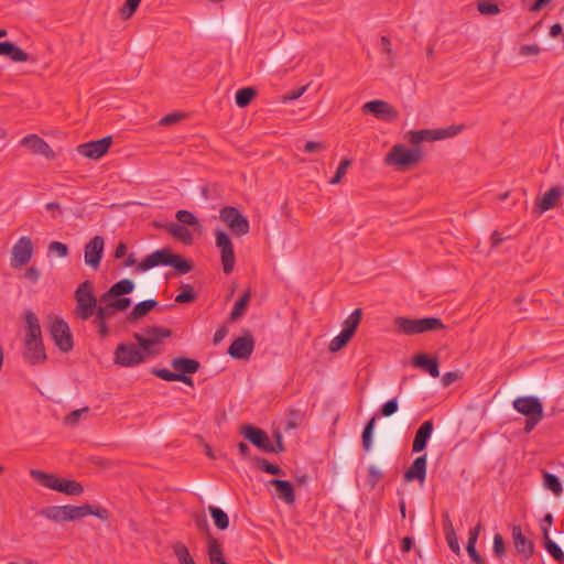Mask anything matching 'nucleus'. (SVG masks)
Returning <instances> with one entry per match:
<instances>
[{
  "label": "nucleus",
  "mask_w": 564,
  "mask_h": 564,
  "mask_svg": "<svg viewBox=\"0 0 564 564\" xmlns=\"http://www.w3.org/2000/svg\"><path fill=\"white\" fill-rule=\"evenodd\" d=\"M513 408L525 416L540 415L543 416V404L535 395L519 397L512 402Z\"/></svg>",
  "instance_id": "f3484780"
},
{
  "label": "nucleus",
  "mask_w": 564,
  "mask_h": 564,
  "mask_svg": "<svg viewBox=\"0 0 564 564\" xmlns=\"http://www.w3.org/2000/svg\"><path fill=\"white\" fill-rule=\"evenodd\" d=\"M58 492L67 496H80L84 492V487L77 480L63 478Z\"/></svg>",
  "instance_id": "37998d69"
},
{
  "label": "nucleus",
  "mask_w": 564,
  "mask_h": 564,
  "mask_svg": "<svg viewBox=\"0 0 564 564\" xmlns=\"http://www.w3.org/2000/svg\"><path fill=\"white\" fill-rule=\"evenodd\" d=\"M406 138L412 145L419 147L421 142H433L440 139L438 129H423L417 131H409Z\"/></svg>",
  "instance_id": "2f4dec72"
},
{
  "label": "nucleus",
  "mask_w": 564,
  "mask_h": 564,
  "mask_svg": "<svg viewBox=\"0 0 564 564\" xmlns=\"http://www.w3.org/2000/svg\"><path fill=\"white\" fill-rule=\"evenodd\" d=\"M434 423L432 420L423 422L415 432V436L412 443V452L421 453L425 449L427 442L432 435Z\"/></svg>",
  "instance_id": "b1692460"
},
{
  "label": "nucleus",
  "mask_w": 564,
  "mask_h": 564,
  "mask_svg": "<svg viewBox=\"0 0 564 564\" xmlns=\"http://www.w3.org/2000/svg\"><path fill=\"white\" fill-rule=\"evenodd\" d=\"M362 312L361 308H356L343 323V330L350 335H355L358 325L361 321Z\"/></svg>",
  "instance_id": "ea45409f"
},
{
  "label": "nucleus",
  "mask_w": 564,
  "mask_h": 564,
  "mask_svg": "<svg viewBox=\"0 0 564 564\" xmlns=\"http://www.w3.org/2000/svg\"><path fill=\"white\" fill-rule=\"evenodd\" d=\"M180 290L181 292L176 295L175 302L180 304L192 303L197 299L191 284H182Z\"/></svg>",
  "instance_id": "09e8293b"
},
{
  "label": "nucleus",
  "mask_w": 564,
  "mask_h": 564,
  "mask_svg": "<svg viewBox=\"0 0 564 564\" xmlns=\"http://www.w3.org/2000/svg\"><path fill=\"white\" fill-rule=\"evenodd\" d=\"M30 475L33 479H35L37 482H40L42 486L50 488L52 490L58 491L61 487V482L63 478L54 475L48 474L39 469H32L30 471Z\"/></svg>",
  "instance_id": "c756f323"
},
{
  "label": "nucleus",
  "mask_w": 564,
  "mask_h": 564,
  "mask_svg": "<svg viewBox=\"0 0 564 564\" xmlns=\"http://www.w3.org/2000/svg\"><path fill=\"white\" fill-rule=\"evenodd\" d=\"M254 349V339L250 332L236 338L228 348V355L234 359L247 360Z\"/></svg>",
  "instance_id": "ddd939ff"
},
{
  "label": "nucleus",
  "mask_w": 564,
  "mask_h": 564,
  "mask_svg": "<svg viewBox=\"0 0 564 564\" xmlns=\"http://www.w3.org/2000/svg\"><path fill=\"white\" fill-rule=\"evenodd\" d=\"M8 35V31L6 29H0V39L6 37ZM0 55L7 56L13 62L22 63L29 59V54L20 48L12 42L6 41L0 42Z\"/></svg>",
  "instance_id": "4be33fe9"
},
{
  "label": "nucleus",
  "mask_w": 564,
  "mask_h": 564,
  "mask_svg": "<svg viewBox=\"0 0 564 564\" xmlns=\"http://www.w3.org/2000/svg\"><path fill=\"white\" fill-rule=\"evenodd\" d=\"M48 249L50 251L56 252L62 258H65L68 254V247L59 241H52Z\"/></svg>",
  "instance_id": "774afa93"
},
{
  "label": "nucleus",
  "mask_w": 564,
  "mask_h": 564,
  "mask_svg": "<svg viewBox=\"0 0 564 564\" xmlns=\"http://www.w3.org/2000/svg\"><path fill=\"white\" fill-rule=\"evenodd\" d=\"M141 0H126L122 7L119 9L121 19L129 20L138 10Z\"/></svg>",
  "instance_id": "603ef678"
},
{
  "label": "nucleus",
  "mask_w": 564,
  "mask_h": 564,
  "mask_svg": "<svg viewBox=\"0 0 564 564\" xmlns=\"http://www.w3.org/2000/svg\"><path fill=\"white\" fill-rule=\"evenodd\" d=\"M383 478V473L373 465L368 467L367 486L375 489L378 482Z\"/></svg>",
  "instance_id": "6e6d98bb"
},
{
  "label": "nucleus",
  "mask_w": 564,
  "mask_h": 564,
  "mask_svg": "<svg viewBox=\"0 0 564 564\" xmlns=\"http://www.w3.org/2000/svg\"><path fill=\"white\" fill-rule=\"evenodd\" d=\"M200 194L202 197L206 200L216 199L220 196L218 188L215 185L202 187Z\"/></svg>",
  "instance_id": "338daca9"
},
{
  "label": "nucleus",
  "mask_w": 564,
  "mask_h": 564,
  "mask_svg": "<svg viewBox=\"0 0 564 564\" xmlns=\"http://www.w3.org/2000/svg\"><path fill=\"white\" fill-rule=\"evenodd\" d=\"M240 433L243 435L246 440H248L252 445L258 447L259 449L269 453L270 449H273V444L270 441L268 434L251 424H245L241 426Z\"/></svg>",
  "instance_id": "4468645a"
},
{
  "label": "nucleus",
  "mask_w": 564,
  "mask_h": 564,
  "mask_svg": "<svg viewBox=\"0 0 564 564\" xmlns=\"http://www.w3.org/2000/svg\"><path fill=\"white\" fill-rule=\"evenodd\" d=\"M464 124H452L446 128L438 129L440 139L453 138L464 130Z\"/></svg>",
  "instance_id": "bf43d9fd"
},
{
  "label": "nucleus",
  "mask_w": 564,
  "mask_h": 564,
  "mask_svg": "<svg viewBox=\"0 0 564 564\" xmlns=\"http://www.w3.org/2000/svg\"><path fill=\"white\" fill-rule=\"evenodd\" d=\"M194 522H195L197 530L206 535L207 550H209L210 540L216 539V538L210 532L209 524H208L206 517L204 514H195Z\"/></svg>",
  "instance_id": "de8ad7c7"
},
{
  "label": "nucleus",
  "mask_w": 564,
  "mask_h": 564,
  "mask_svg": "<svg viewBox=\"0 0 564 564\" xmlns=\"http://www.w3.org/2000/svg\"><path fill=\"white\" fill-rule=\"evenodd\" d=\"M23 357L31 365L44 362L47 357L43 339H24Z\"/></svg>",
  "instance_id": "a211bd4d"
},
{
  "label": "nucleus",
  "mask_w": 564,
  "mask_h": 564,
  "mask_svg": "<svg viewBox=\"0 0 564 564\" xmlns=\"http://www.w3.org/2000/svg\"><path fill=\"white\" fill-rule=\"evenodd\" d=\"M543 544L555 561H564V552L554 541L550 539L546 528H543Z\"/></svg>",
  "instance_id": "a19ab883"
},
{
  "label": "nucleus",
  "mask_w": 564,
  "mask_h": 564,
  "mask_svg": "<svg viewBox=\"0 0 564 564\" xmlns=\"http://www.w3.org/2000/svg\"><path fill=\"white\" fill-rule=\"evenodd\" d=\"M144 335L139 333L133 334V338L150 357L158 356L161 354V349L156 348L159 344H161L163 338H169L172 336V330L170 328H164L160 326H147L143 329Z\"/></svg>",
  "instance_id": "20e7f679"
},
{
  "label": "nucleus",
  "mask_w": 564,
  "mask_h": 564,
  "mask_svg": "<svg viewBox=\"0 0 564 564\" xmlns=\"http://www.w3.org/2000/svg\"><path fill=\"white\" fill-rule=\"evenodd\" d=\"M492 550L497 557L502 558L506 556V543L501 534H496L494 536Z\"/></svg>",
  "instance_id": "052dcab7"
},
{
  "label": "nucleus",
  "mask_w": 564,
  "mask_h": 564,
  "mask_svg": "<svg viewBox=\"0 0 564 564\" xmlns=\"http://www.w3.org/2000/svg\"><path fill=\"white\" fill-rule=\"evenodd\" d=\"M32 256V240L29 237H21L12 247L11 267L21 268L31 260Z\"/></svg>",
  "instance_id": "f8f14e48"
},
{
  "label": "nucleus",
  "mask_w": 564,
  "mask_h": 564,
  "mask_svg": "<svg viewBox=\"0 0 564 564\" xmlns=\"http://www.w3.org/2000/svg\"><path fill=\"white\" fill-rule=\"evenodd\" d=\"M169 267L174 268L180 274H185L193 270V263L189 260L183 258L181 254H174L173 252Z\"/></svg>",
  "instance_id": "a18cd8bd"
},
{
  "label": "nucleus",
  "mask_w": 564,
  "mask_h": 564,
  "mask_svg": "<svg viewBox=\"0 0 564 564\" xmlns=\"http://www.w3.org/2000/svg\"><path fill=\"white\" fill-rule=\"evenodd\" d=\"M412 365L425 370L433 378H437L440 376V364L437 357H430L429 355L421 352L413 357Z\"/></svg>",
  "instance_id": "bb28decb"
},
{
  "label": "nucleus",
  "mask_w": 564,
  "mask_h": 564,
  "mask_svg": "<svg viewBox=\"0 0 564 564\" xmlns=\"http://www.w3.org/2000/svg\"><path fill=\"white\" fill-rule=\"evenodd\" d=\"M250 297H251V293L249 290L243 292V294L236 302V304L229 315V322H235L245 315V312L249 304Z\"/></svg>",
  "instance_id": "c9c22d12"
},
{
  "label": "nucleus",
  "mask_w": 564,
  "mask_h": 564,
  "mask_svg": "<svg viewBox=\"0 0 564 564\" xmlns=\"http://www.w3.org/2000/svg\"><path fill=\"white\" fill-rule=\"evenodd\" d=\"M466 551L474 564H487L485 558L478 553L475 544L467 543Z\"/></svg>",
  "instance_id": "69168bd1"
},
{
  "label": "nucleus",
  "mask_w": 564,
  "mask_h": 564,
  "mask_svg": "<svg viewBox=\"0 0 564 564\" xmlns=\"http://www.w3.org/2000/svg\"><path fill=\"white\" fill-rule=\"evenodd\" d=\"M512 540L517 553L520 554L523 560H529L534 554V544L531 540L525 538L520 525L512 527Z\"/></svg>",
  "instance_id": "412c9836"
},
{
  "label": "nucleus",
  "mask_w": 564,
  "mask_h": 564,
  "mask_svg": "<svg viewBox=\"0 0 564 564\" xmlns=\"http://www.w3.org/2000/svg\"><path fill=\"white\" fill-rule=\"evenodd\" d=\"M171 366L176 370L177 381L189 387L194 386V381L188 375L196 373L199 370L200 364L197 360L187 357H176L171 360Z\"/></svg>",
  "instance_id": "1a4fd4ad"
},
{
  "label": "nucleus",
  "mask_w": 564,
  "mask_h": 564,
  "mask_svg": "<svg viewBox=\"0 0 564 564\" xmlns=\"http://www.w3.org/2000/svg\"><path fill=\"white\" fill-rule=\"evenodd\" d=\"M543 485L546 489L551 490L555 496L563 494V486L561 480L554 474L543 471Z\"/></svg>",
  "instance_id": "c03bdc74"
},
{
  "label": "nucleus",
  "mask_w": 564,
  "mask_h": 564,
  "mask_svg": "<svg viewBox=\"0 0 564 564\" xmlns=\"http://www.w3.org/2000/svg\"><path fill=\"white\" fill-rule=\"evenodd\" d=\"M167 232L177 241L184 245L193 243V235L185 226L177 223H169L163 226Z\"/></svg>",
  "instance_id": "473e14b6"
},
{
  "label": "nucleus",
  "mask_w": 564,
  "mask_h": 564,
  "mask_svg": "<svg viewBox=\"0 0 564 564\" xmlns=\"http://www.w3.org/2000/svg\"><path fill=\"white\" fill-rule=\"evenodd\" d=\"M111 143L112 138L110 135H107L99 140L79 144L77 151L83 156H86L91 160H98L108 152Z\"/></svg>",
  "instance_id": "2eb2a0df"
},
{
  "label": "nucleus",
  "mask_w": 564,
  "mask_h": 564,
  "mask_svg": "<svg viewBox=\"0 0 564 564\" xmlns=\"http://www.w3.org/2000/svg\"><path fill=\"white\" fill-rule=\"evenodd\" d=\"M173 553L176 556L180 564H196L187 546L181 542L174 544Z\"/></svg>",
  "instance_id": "49530a36"
},
{
  "label": "nucleus",
  "mask_w": 564,
  "mask_h": 564,
  "mask_svg": "<svg viewBox=\"0 0 564 564\" xmlns=\"http://www.w3.org/2000/svg\"><path fill=\"white\" fill-rule=\"evenodd\" d=\"M159 306V302L156 300H144L134 305L132 311L127 315V323H135L139 319L147 316L153 308Z\"/></svg>",
  "instance_id": "c85d7f7f"
},
{
  "label": "nucleus",
  "mask_w": 564,
  "mask_h": 564,
  "mask_svg": "<svg viewBox=\"0 0 564 564\" xmlns=\"http://www.w3.org/2000/svg\"><path fill=\"white\" fill-rule=\"evenodd\" d=\"M423 158L420 147L406 148L403 144H394L384 158L388 165H394L398 170H405L419 163Z\"/></svg>",
  "instance_id": "f03ea898"
},
{
  "label": "nucleus",
  "mask_w": 564,
  "mask_h": 564,
  "mask_svg": "<svg viewBox=\"0 0 564 564\" xmlns=\"http://www.w3.org/2000/svg\"><path fill=\"white\" fill-rule=\"evenodd\" d=\"M172 251L169 248L159 249L147 256L138 263V271H148L158 265H170Z\"/></svg>",
  "instance_id": "aec40b11"
},
{
  "label": "nucleus",
  "mask_w": 564,
  "mask_h": 564,
  "mask_svg": "<svg viewBox=\"0 0 564 564\" xmlns=\"http://www.w3.org/2000/svg\"><path fill=\"white\" fill-rule=\"evenodd\" d=\"M215 239L216 247L220 249L223 270L226 274H230L234 271L236 262L231 239L228 234L223 230H216Z\"/></svg>",
  "instance_id": "6e6552de"
},
{
  "label": "nucleus",
  "mask_w": 564,
  "mask_h": 564,
  "mask_svg": "<svg viewBox=\"0 0 564 564\" xmlns=\"http://www.w3.org/2000/svg\"><path fill=\"white\" fill-rule=\"evenodd\" d=\"M351 165L350 159H344L338 165L335 175L330 180V184H338L346 174L347 169Z\"/></svg>",
  "instance_id": "680f3d73"
},
{
  "label": "nucleus",
  "mask_w": 564,
  "mask_h": 564,
  "mask_svg": "<svg viewBox=\"0 0 564 564\" xmlns=\"http://www.w3.org/2000/svg\"><path fill=\"white\" fill-rule=\"evenodd\" d=\"M399 409L398 400L397 398H393L389 401H387L380 409V414L382 416L389 417L393 415Z\"/></svg>",
  "instance_id": "0e129e2a"
},
{
  "label": "nucleus",
  "mask_w": 564,
  "mask_h": 564,
  "mask_svg": "<svg viewBox=\"0 0 564 564\" xmlns=\"http://www.w3.org/2000/svg\"><path fill=\"white\" fill-rule=\"evenodd\" d=\"M219 218L237 237L246 236L250 230L249 220L236 207H223L219 212Z\"/></svg>",
  "instance_id": "0eeeda50"
},
{
  "label": "nucleus",
  "mask_w": 564,
  "mask_h": 564,
  "mask_svg": "<svg viewBox=\"0 0 564 564\" xmlns=\"http://www.w3.org/2000/svg\"><path fill=\"white\" fill-rule=\"evenodd\" d=\"M393 324L398 334L408 336L446 328L442 319L438 317L409 318L404 316H397Z\"/></svg>",
  "instance_id": "f257e3e1"
},
{
  "label": "nucleus",
  "mask_w": 564,
  "mask_h": 564,
  "mask_svg": "<svg viewBox=\"0 0 564 564\" xmlns=\"http://www.w3.org/2000/svg\"><path fill=\"white\" fill-rule=\"evenodd\" d=\"M256 96L257 90L253 87H243L236 93V105L240 108H246L251 104Z\"/></svg>",
  "instance_id": "58836bf2"
},
{
  "label": "nucleus",
  "mask_w": 564,
  "mask_h": 564,
  "mask_svg": "<svg viewBox=\"0 0 564 564\" xmlns=\"http://www.w3.org/2000/svg\"><path fill=\"white\" fill-rule=\"evenodd\" d=\"M76 301L75 315L80 321H87L95 315L97 299L93 293V283L84 281L74 294Z\"/></svg>",
  "instance_id": "7ed1b4c3"
},
{
  "label": "nucleus",
  "mask_w": 564,
  "mask_h": 564,
  "mask_svg": "<svg viewBox=\"0 0 564 564\" xmlns=\"http://www.w3.org/2000/svg\"><path fill=\"white\" fill-rule=\"evenodd\" d=\"M87 516H95L101 521H108L110 512L108 509L100 506H91L88 503L83 506L68 505V521L80 520Z\"/></svg>",
  "instance_id": "9b49d317"
},
{
  "label": "nucleus",
  "mask_w": 564,
  "mask_h": 564,
  "mask_svg": "<svg viewBox=\"0 0 564 564\" xmlns=\"http://www.w3.org/2000/svg\"><path fill=\"white\" fill-rule=\"evenodd\" d=\"M253 460L257 464V468L263 473L271 474L274 476H285V471L278 465L270 463L268 459L262 457H254Z\"/></svg>",
  "instance_id": "79ce46f5"
},
{
  "label": "nucleus",
  "mask_w": 564,
  "mask_h": 564,
  "mask_svg": "<svg viewBox=\"0 0 564 564\" xmlns=\"http://www.w3.org/2000/svg\"><path fill=\"white\" fill-rule=\"evenodd\" d=\"M361 110L364 113H371L379 120L383 121H395L399 118L397 109L384 100H371L366 102Z\"/></svg>",
  "instance_id": "9d476101"
},
{
  "label": "nucleus",
  "mask_w": 564,
  "mask_h": 564,
  "mask_svg": "<svg viewBox=\"0 0 564 564\" xmlns=\"http://www.w3.org/2000/svg\"><path fill=\"white\" fill-rule=\"evenodd\" d=\"M208 511H209L210 517L214 521V524L216 525L217 529H219L221 531L228 529L229 517L223 509H220L218 507L209 506Z\"/></svg>",
  "instance_id": "e433bc0d"
},
{
  "label": "nucleus",
  "mask_w": 564,
  "mask_h": 564,
  "mask_svg": "<svg viewBox=\"0 0 564 564\" xmlns=\"http://www.w3.org/2000/svg\"><path fill=\"white\" fill-rule=\"evenodd\" d=\"M89 411L90 410L88 406H84L82 409L74 410L68 415L65 416L64 423L66 425L74 426L79 422L82 415L87 414Z\"/></svg>",
  "instance_id": "13d9d810"
},
{
  "label": "nucleus",
  "mask_w": 564,
  "mask_h": 564,
  "mask_svg": "<svg viewBox=\"0 0 564 564\" xmlns=\"http://www.w3.org/2000/svg\"><path fill=\"white\" fill-rule=\"evenodd\" d=\"M175 217L177 221L183 226H198V218L189 210L180 209L176 212Z\"/></svg>",
  "instance_id": "864d4df0"
},
{
  "label": "nucleus",
  "mask_w": 564,
  "mask_h": 564,
  "mask_svg": "<svg viewBox=\"0 0 564 564\" xmlns=\"http://www.w3.org/2000/svg\"><path fill=\"white\" fill-rule=\"evenodd\" d=\"M476 6L478 12L482 15H497L501 11L499 6L490 0H479Z\"/></svg>",
  "instance_id": "8fccbe9b"
},
{
  "label": "nucleus",
  "mask_w": 564,
  "mask_h": 564,
  "mask_svg": "<svg viewBox=\"0 0 564 564\" xmlns=\"http://www.w3.org/2000/svg\"><path fill=\"white\" fill-rule=\"evenodd\" d=\"M134 282L131 279H122L116 282L108 291L100 296V302H107L115 297L128 295L134 290Z\"/></svg>",
  "instance_id": "a878e982"
},
{
  "label": "nucleus",
  "mask_w": 564,
  "mask_h": 564,
  "mask_svg": "<svg viewBox=\"0 0 564 564\" xmlns=\"http://www.w3.org/2000/svg\"><path fill=\"white\" fill-rule=\"evenodd\" d=\"M21 145L28 148L33 154L43 155L48 160L55 158L54 151L48 143L37 134H29L21 140Z\"/></svg>",
  "instance_id": "6ab92c4d"
},
{
  "label": "nucleus",
  "mask_w": 564,
  "mask_h": 564,
  "mask_svg": "<svg viewBox=\"0 0 564 564\" xmlns=\"http://www.w3.org/2000/svg\"><path fill=\"white\" fill-rule=\"evenodd\" d=\"M24 319L26 323V333L24 339H43L41 325L37 316L31 310L24 312Z\"/></svg>",
  "instance_id": "7c9ffc66"
},
{
  "label": "nucleus",
  "mask_w": 564,
  "mask_h": 564,
  "mask_svg": "<svg viewBox=\"0 0 564 564\" xmlns=\"http://www.w3.org/2000/svg\"><path fill=\"white\" fill-rule=\"evenodd\" d=\"M39 513L55 522H66L68 521V505L46 507Z\"/></svg>",
  "instance_id": "72a5a7b5"
},
{
  "label": "nucleus",
  "mask_w": 564,
  "mask_h": 564,
  "mask_svg": "<svg viewBox=\"0 0 564 564\" xmlns=\"http://www.w3.org/2000/svg\"><path fill=\"white\" fill-rule=\"evenodd\" d=\"M150 356L140 346L131 343L119 344L113 352V361L116 365L130 368L138 366L147 360Z\"/></svg>",
  "instance_id": "423d86ee"
},
{
  "label": "nucleus",
  "mask_w": 564,
  "mask_h": 564,
  "mask_svg": "<svg viewBox=\"0 0 564 564\" xmlns=\"http://www.w3.org/2000/svg\"><path fill=\"white\" fill-rule=\"evenodd\" d=\"M444 533H445V538H446L448 547L452 550V552L459 555L460 546L458 543V539H457L456 532L453 528V523L449 519V516L447 513L444 517Z\"/></svg>",
  "instance_id": "f704fd0d"
},
{
  "label": "nucleus",
  "mask_w": 564,
  "mask_h": 564,
  "mask_svg": "<svg viewBox=\"0 0 564 564\" xmlns=\"http://www.w3.org/2000/svg\"><path fill=\"white\" fill-rule=\"evenodd\" d=\"M105 241L101 236L93 237L84 248V258L86 265L97 270L100 265L104 254Z\"/></svg>",
  "instance_id": "dca6fc26"
},
{
  "label": "nucleus",
  "mask_w": 564,
  "mask_h": 564,
  "mask_svg": "<svg viewBox=\"0 0 564 564\" xmlns=\"http://www.w3.org/2000/svg\"><path fill=\"white\" fill-rule=\"evenodd\" d=\"M351 338L352 337L350 335H348L347 333L341 330L336 337H334L330 340V343L328 345L329 351H332V352L339 351L350 341Z\"/></svg>",
  "instance_id": "3c124183"
},
{
  "label": "nucleus",
  "mask_w": 564,
  "mask_h": 564,
  "mask_svg": "<svg viewBox=\"0 0 564 564\" xmlns=\"http://www.w3.org/2000/svg\"><path fill=\"white\" fill-rule=\"evenodd\" d=\"M105 305H101V306H98L97 305V308H96V312H95V315H97V317H99V319L101 318H109L111 316H113L118 310L113 307V303L111 300H108L107 302H104Z\"/></svg>",
  "instance_id": "5fc2aeb1"
},
{
  "label": "nucleus",
  "mask_w": 564,
  "mask_h": 564,
  "mask_svg": "<svg viewBox=\"0 0 564 564\" xmlns=\"http://www.w3.org/2000/svg\"><path fill=\"white\" fill-rule=\"evenodd\" d=\"M302 421V413L299 410L290 409L288 411V420L285 423L286 430H293L300 426Z\"/></svg>",
  "instance_id": "4d7b16f0"
},
{
  "label": "nucleus",
  "mask_w": 564,
  "mask_h": 564,
  "mask_svg": "<svg viewBox=\"0 0 564 564\" xmlns=\"http://www.w3.org/2000/svg\"><path fill=\"white\" fill-rule=\"evenodd\" d=\"M426 454L416 457L411 466L405 470L404 480H419L420 482H423L426 478Z\"/></svg>",
  "instance_id": "393cba45"
},
{
  "label": "nucleus",
  "mask_w": 564,
  "mask_h": 564,
  "mask_svg": "<svg viewBox=\"0 0 564 564\" xmlns=\"http://www.w3.org/2000/svg\"><path fill=\"white\" fill-rule=\"evenodd\" d=\"M268 485L273 486L276 490L278 497L288 505H292L295 501L294 487L289 480L271 479Z\"/></svg>",
  "instance_id": "cd10ccee"
},
{
  "label": "nucleus",
  "mask_w": 564,
  "mask_h": 564,
  "mask_svg": "<svg viewBox=\"0 0 564 564\" xmlns=\"http://www.w3.org/2000/svg\"><path fill=\"white\" fill-rule=\"evenodd\" d=\"M47 323L48 334L57 348L63 352L70 351L74 347V340L68 324L56 315H50Z\"/></svg>",
  "instance_id": "39448f33"
},
{
  "label": "nucleus",
  "mask_w": 564,
  "mask_h": 564,
  "mask_svg": "<svg viewBox=\"0 0 564 564\" xmlns=\"http://www.w3.org/2000/svg\"><path fill=\"white\" fill-rule=\"evenodd\" d=\"M563 194L564 188L562 186L551 187L542 197L536 198L534 205L535 209L539 214H542L554 208Z\"/></svg>",
  "instance_id": "5701e85b"
},
{
  "label": "nucleus",
  "mask_w": 564,
  "mask_h": 564,
  "mask_svg": "<svg viewBox=\"0 0 564 564\" xmlns=\"http://www.w3.org/2000/svg\"><path fill=\"white\" fill-rule=\"evenodd\" d=\"M377 417L372 416L365 425L362 434H361V444L364 451H370L373 442V434L376 429Z\"/></svg>",
  "instance_id": "4c0bfd02"
},
{
  "label": "nucleus",
  "mask_w": 564,
  "mask_h": 564,
  "mask_svg": "<svg viewBox=\"0 0 564 564\" xmlns=\"http://www.w3.org/2000/svg\"><path fill=\"white\" fill-rule=\"evenodd\" d=\"M151 373L164 381H177L176 372H172L166 368H153Z\"/></svg>",
  "instance_id": "e2e57ef3"
}]
</instances>
